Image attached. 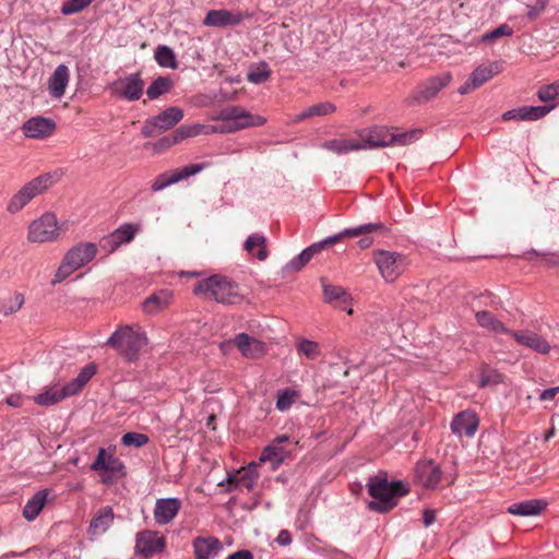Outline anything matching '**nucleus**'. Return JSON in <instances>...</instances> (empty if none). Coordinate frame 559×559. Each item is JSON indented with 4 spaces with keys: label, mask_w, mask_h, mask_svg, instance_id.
<instances>
[{
    "label": "nucleus",
    "mask_w": 559,
    "mask_h": 559,
    "mask_svg": "<svg viewBox=\"0 0 559 559\" xmlns=\"http://www.w3.org/2000/svg\"><path fill=\"white\" fill-rule=\"evenodd\" d=\"M368 493L374 499L368 503L369 510L385 513L397 504V499L409 492V487L402 480L389 481L388 475L379 471L370 476L366 484Z\"/></svg>",
    "instance_id": "f257e3e1"
},
{
    "label": "nucleus",
    "mask_w": 559,
    "mask_h": 559,
    "mask_svg": "<svg viewBox=\"0 0 559 559\" xmlns=\"http://www.w3.org/2000/svg\"><path fill=\"white\" fill-rule=\"evenodd\" d=\"M193 294L223 305H239L245 299L239 285L221 274L199 281L193 288Z\"/></svg>",
    "instance_id": "f03ea898"
},
{
    "label": "nucleus",
    "mask_w": 559,
    "mask_h": 559,
    "mask_svg": "<svg viewBox=\"0 0 559 559\" xmlns=\"http://www.w3.org/2000/svg\"><path fill=\"white\" fill-rule=\"evenodd\" d=\"M146 344L145 332L140 326L131 325L118 328L107 341V345L130 362L139 359L140 352Z\"/></svg>",
    "instance_id": "7ed1b4c3"
},
{
    "label": "nucleus",
    "mask_w": 559,
    "mask_h": 559,
    "mask_svg": "<svg viewBox=\"0 0 559 559\" xmlns=\"http://www.w3.org/2000/svg\"><path fill=\"white\" fill-rule=\"evenodd\" d=\"M419 131L413 130L404 133L390 132L384 127H373L358 132L357 144L360 150L385 147L393 144L407 145L418 139Z\"/></svg>",
    "instance_id": "20e7f679"
},
{
    "label": "nucleus",
    "mask_w": 559,
    "mask_h": 559,
    "mask_svg": "<svg viewBox=\"0 0 559 559\" xmlns=\"http://www.w3.org/2000/svg\"><path fill=\"white\" fill-rule=\"evenodd\" d=\"M97 253V246L93 242H82L71 248L64 255L61 265L55 273L51 282L57 285L70 276L74 271L91 262Z\"/></svg>",
    "instance_id": "39448f33"
},
{
    "label": "nucleus",
    "mask_w": 559,
    "mask_h": 559,
    "mask_svg": "<svg viewBox=\"0 0 559 559\" xmlns=\"http://www.w3.org/2000/svg\"><path fill=\"white\" fill-rule=\"evenodd\" d=\"M55 183L53 175L46 173L26 182L8 202L7 211L14 214Z\"/></svg>",
    "instance_id": "423d86ee"
},
{
    "label": "nucleus",
    "mask_w": 559,
    "mask_h": 559,
    "mask_svg": "<svg viewBox=\"0 0 559 559\" xmlns=\"http://www.w3.org/2000/svg\"><path fill=\"white\" fill-rule=\"evenodd\" d=\"M373 262L376 263L382 278L388 283H393L405 272L407 267L406 255L396 251L383 249L373 251Z\"/></svg>",
    "instance_id": "0eeeda50"
},
{
    "label": "nucleus",
    "mask_w": 559,
    "mask_h": 559,
    "mask_svg": "<svg viewBox=\"0 0 559 559\" xmlns=\"http://www.w3.org/2000/svg\"><path fill=\"white\" fill-rule=\"evenodd\" d=\"M386 231H388L386 226L381 222L361 224V225H358L355 227L345 228L343 231H341L334 236H330L322 241L312 243L311 246L306 248V251H308L309 255L311 258H313L317 253H319L320 251L325 249L329 245L336 243L345 236L346 237H358L361 235H367V234H372V233L384 234Z\"/></svg>",
    "instance_id": "6e6552de"
},
{
    "label": "nucleus",
    "mask_w": 559,
    "mask_h": 559,
    "mask_svg": "<svg viewBox=\"0 0 559 559\" xmlns=\"http://www.w3.org/2000/svg\"><path fill=\"white\" fill-rule=\"evenodd\" d=\"M182 118L183 110L181 108L176 106L169 107L157 116L147 119L141 129V134L144 138L156 136L175 127Z\"/></svg>",
    "instance_id": "1a4fd4ad"
},
{
    "label": "nucleus",
    "mask_w": 559,
    "mask_h": 559,
    "mask_svg": "<svg viewBox=\"0 0 559 559\" xmlns=\"http://www.w3.org/2000/svg\"><path fill=\"white\" fill-rule=\"evenodd\" d=\"M58 236V221L52 213H45L32 222L28 228V240L32 242L53 241Z\"/></svg>",
    "instance_id": "9d476101"
},
{
    "label": "nucleus",
    "mask_w": 559,
    "mask_h": 559,
    "mask_svg": "<svg viewBox=\"0 0 559 559\" xmlns=\"http://www.w3.org/2000/svg\"><path fill=\"white\" fill-rule=\"evenodd\" d=\"M452 81V75L450 72H443L439 75L427 79L423 82L412 95V103L421 104L429 102L437 94L448 86Z\"/></svg>",
    "instance_id": "9b49d317"
},
{
    "label": "nucleus",
    "mask_w": 559,
    "mask_h": 559,
    "mask_svg": "<svg viewBox=\"0 0 559 559\" xmlns=\"http://www.w3.org/2000/svg\"><path fill=\"white\" fill-rule=\"evenodd\" d=\"M206 164H189L182 168H178L173 173H163L157 176L151 186L153 192H158L174 183L194 176L206 168Z\"/></svg>",
    "instance_id": "f8f14e48"
},
{
    "label": "nucleus",
    "mask_w": 559,
    "mask_h": 559,
    "mask_svg": "<svg viewBox=\"0 0 559 559\" xmlns=\"http://www.w3.org/2000/svg\"><path fill=\"white\" fill-rule=\"evenodd\" d=\"M250 17L251 13L249 12L231 11L226 9L211 10L206 13L203 24L210 27L237 26L243 20Z\"/></svg>",
    "instance_id": "ddd939ff"
},
{
    "label": "nucleus",
    "mask_w": 559,
    "mask_h": 559,
    "mask_svg": "<svg viewBox=\"0 0 559 559\" xmlns=\"http://www.w3.org/2000/svg\"><path fill=\"white\" fill-rule=\"evenodd\" d=\"M511 336L519 345L539 355H548L552 348L551 344L542 334L530 329L513 330Z\"/></svg>",
    "instance_id": "4468645a"
},
{
    "label": "nucleus",
    "mask_w": 559,
    "mask_h": 559,
    "mask_svg": "<svg viewBox=\"0 0 559 559\" xmlns=\"http://www.w3.org/2000/svg\"><path fill=\"white\" fill-rule=\"evenodd\" d=\"M165 547L166 539L158 532L146 530L136 534L135 550L145 558L164 551Z\"/></svg>",
    "instance_id": "2eb2a0df"
},
{
    "label": "nucleus",
    "mask_w": 559,
    "mask_h": 559,
    "mask_svg": "<svg viewBox=\"0 0 559 559\" xmlns=\"http://www.w3.org/2000/svg\"><path fill=\"white\" fill-rule=\"evenodd\" d=\"M442 476L443 472L433 460L419 461L415 466V479L425 488L435 489Z\"/></svg>",
    "instance_id": "dca6fc26"
},
{
    "label": "nucleus",
    "mask_w": 559,
    "mask_h": 559,
    "mask_svg": "<svg viewBox=\"0 0 559 559\" xmlns=\"http://www.w3.org/2000/svg\"><path fill=\"white\" fill-rule=\"evenodd\" d=\"M499 72L500 69L497 63L481 64L471 73L464 84L459 87L457 92L461 95L468 94L492 79Z\"/></svg>",
    "instance_id": "f3484780"
},
{
    "label": "nucleus",
    "mask_w": 559,
    "mask_h": 559,
    "mask_svg": "<svg viewBox=\"0 0 559 559\" xmlns=\"http://www.w3.org/2000/svg\"><path fill=\"white\" fill-rule=\"evenodd\" d=\"M479 419L472 411H462L454 416L450 424L453 435L459 438H473L478 429Z\"/></svg>",
    "instance_id": "a211bd4d"
},
{
    "label": "nucleus",
    "mask_w": 559,
    "mask_h": 559,
    "mask_svg": "<svg viewBox=\"0 0 559 559\" xmlns=\"http://www.w3.org/2000/svg\"><path fill=\"white\" fill-rule=\"evenodd\" d=\"M556 104L542 106H521L510 109L502 115L503 120L536 121L547 116Z\"/></svg>",
    "instance_id": "6ab92c4d"
},
{
    "label": "nucleus",
    "mask_w": 559,
    "mask_h": 559,
    "mask_svg": "<svg viewBox=\"0 0 559 559\" xmlns=\"http://www.w3.org/2000/svg\"><path fill=\"white\" fill-rule=\"evenodd\" d=\"M117 94L129 102L141 98L144 92V81L140 73H132L115 82Z\"/></svg>",
    "instance_id": "aec40b11"
},
{
    "label": "nucleus",
    "mask_w": 559,
    "mask_h": 559,
    "mask_svg": "<svg viewBox=\"0 0 559 559\" xmlns=\"http://www.w3.org/2000/svg\"><path fill=\"white\" fill-rule=\"evenodd\" d=\"M56 130V122L41 116L32 117L22 126V131L29 139H46Z\"/></svg>",
    "instance_id": "412c9836"
},
{
    "label": "nucleus",
    "mask_w": 559,
    "mask_h": 559,
    "mask_svg": "<svg viewBox=\"0 0 559 559\" xmlns=\"http://www.w3.org/2000/svg\"><path fill=\"white\" fill-rule=\"evenodd\" d=\"M181 501L178 498H160L156 500L154 520L159 525L170 523L178 514Z\"/></svg>",
    "instance_id": "4be33fe9"
},
{
    "label": "nucleus",
    "mask_w": 559,
    "mask_h": 559,
    "mask_svg": "<svg viewBox=\"0 0 559 559\" xmlns=\"http://www.w3.org/2000/svg\"><path fill=\"white\" fill-rule=\"evenodd\" d=\"M192 547L195 559H213L217 557L224 548L222 542L214 536H198L192 540Z\"/></svg>",
    "instance_id": "5701e85b"
},
{
    "label": "nucleus",
    "mask_w": 559,
    "mask_h": 559,
    "mask_svg": "<svg viewBox=\"0 0 559 559\" xmlns=\"http://www.w3.org/2000/svg\"><path fill=\"white\" fill-rule=\"evenodd\" d=\"M230 343H233L246 358H258L265 352L264 343L247 333L237 334L230 340Z\"/></svg>",
    "instance_id": "b1692460"
},
{
    "label": "nucleus",
    "mask_w": 559,
    "mask_h": 559,
    "mask_svg": "<svg viewBox=\"0 0 559 559\" xmlns=\"http://www.w3.org/2000/svg\"><path fill=\"white\" fill-rule=\"evenodd\" d=\"M323 301L330 304L341 310L347 311L349 314L353 312L350 308L352 297L342 287L331 284H323Z\"/></svg>",
    "instance_id": "393cba45"
},
{
    "label": "nucleus",
    "mask_w": 559,
    "mask_h": 559,
    "mask_svg": "<svg viewBox=\"0 0 559 559\" xmlns=\"http://www.w3.org/2000/svg\"><path fill=\"white\" fill-rule=\"evenodd\" d=\"M70 81V71L66 64H59L48 79V92L51 98L60 99Z\"/></svg>",
    "instance_id": "a878e982"
},
{
    "label": "nucleus",
    "mask_w": 559,
    "mask_h": 559,
    "mask_svg": "<svg viewBox=\"0 0 559 559\" xmlns=\"http://www.w3.org/2000/svg\"><path fill=\"white\" fill-rule=\"evenodd\" d=\"M71 396L66 385L52 384L47 386L41 393L34 396V402L40 406H52L64 399Z\"/></svg>",
    "instance_id": "bb28decb"
},
{
    "label": "nucleus",
    "mask_w": 559,
    "mask_h": 559,
    "mask_svg": "<svg viewBox=\"0 0 559 559\" xmlns=\"http://www.w3.org/2000/svg\"><path fill=\"white\" fill-rule=\"evenodd\" d=\"M258 479L257 464L251 463L247 468L238 472V475H230L227 478L229 484L228 490L240 486L247 490H252Z\"/></svg>",
    "instance_id": "cd10ccee"
},
{
    "label": "nucleus",
    "mask_w": 559,
    "mask_h": 559,
    "mask_svg": "<svg viewBox=\"0 0 559 559\" xmlns=\"http://www.w3.org/2000/svg\"><path fill=\"white\" fill-rule=\"evenodd\" d=\"M546 507V501L542 499H531L510 504L508 512L513 515L534 516L540 514Z\"/></svg>",
    "instance_id": "c85d7f7f"
},
{
    "label": "nucleus",
    "mask_w": 559,
    "mask_h": 559,
    "mask_svg": "<svg viewBox=\"0 0 559 559\" xmlns=\"http://www.w3.org/2000/svg\"><path fill=\"white\" fill-rule=\"evenodd\" d=\"M114 522V511L111 507H104L97 511L90 523L88 534L99 536L104 534Z\"/></svg>",
    "instance_id": "c756f323"
},
{
    "label": "nucleus",
    "mask_w": 559,
    "mask_h": 559,
    "mask_svg": "<svg viewBox=\"0 0 559 559\" xmlns=\"http://www.w3.org/2000/svg\"><path fill=\"white\" fill-rule=\"evenodd\" d=\"M475 319L479 326L495 334H507L511 336L513 330L507 328L493 313L487 310L477 311Z\"/></svg>",
    "instance_id": "7c9ffc66"
},
{
    "label": "nucleus",
    "mask_w": 559,
    "mask_h": 559,
    "mask_svg": "<svg viewBox=\"0 0 559 559\" xmlns=\"http://www.w3.org/2000/svg\"><path fill=\"white\" fill-rule=\"evenodd\" d=\"M173 298L169 289H160L150 295L142 304L143 310L148 314H154L166 309Z\"/></svg>",
    "instance_id": "2f4dec72"
},
{
    "label": "nucleus",
    "mask_w": 559,
    "mask_h": 559,
    "mask_svg": "<svg viewBox=\"0 0 559 559\" xmlns=\"http://www.w3.org/2000/svg\"><path fill=\"white\" fill-rule=\"evenodd\" d=\"M50 492V489H41L31 497L23 509V516L28 521L35 520L43 510Z\"/></svg>",
    "instance_id": "473e14b6"
},
{
    "label": "nucleus",
    "mask_w": 559,
    "mask_h": 559,
    "mask_svg": "<svg viewBox=\"0 0 559 559\" xmlns=\"http://www.w3.org/2000/svg\"><path fill=\"white\" fill-rule=\"evenodd\" d=\"M336 110V107L334 104L330 102H323L316 105H312L305 110L300 111L299 114L292 117L290 122L292 123H300L306 119H310L312 117H321V116H328Z\"/></svg>",
    "instance_id": "72a5a7b5"
},
{
    "label": "nucleus",
    "mask_w": 559,
    "mask_h": 559,
    "mask_svg": "<svg viewBox=\"0 0 559 559\" xmlns=\"http://www.w3.org/2000/svg\"><path fill=\"white\" fill-rule=\"evenodd\" d=\"M243 249L251 255H255L259 261L266 260L269 252L266 250V238L261 234H251L243 243Z\"/></svg>",
    "instance_id": "f704fd0d"
},
{
    "label": "nucleus",
    "mask_w": 559,
    "mask_h": 559,
    "mask_svg": "<svg viewBox=\"0 0 559 559\" xmlns=\"http://www.w3.org/2000/svg\"><path fill=\"white\" fill-rule=\"evenodd\" d=\"M97 367L94 362L85 365L79 374L69 383L64 384L71 396L78 394L96 373Z\"/></svg>",
    "instance_id": "c9c22d12"
},
{
    "label": "nucleus",
    "mask_w": 559,
    "mask_h": 559,
    "mask_svg": "<svg viewBox=\"0 0 559 559\" xmlns=\"http://www.w3.org/2000/svg\"><path fill=\"white\" fill-rule=\"evenodd\" d=\"M288 452L282 447L277 445L276 442H271L266 445L260 456L261 462H270L273 469H276L281 464L284 463Z\"/></svg>",
    "instance_id": "e433bc0d"
},
{
    "label": "nucleus",
    "mask_w": 559,
    "mask_h": 559,
    "mask_svg": "<svg viewBox=\"0 0 559 559\" xmlns=\"http://www.w3.org/2000/svg\"><path fill=\"white\" fill-rule=\"evenodd\" d=\"M321 147L337 155L347 154L353 151H359L356 139H332L324 141L321 144Z\"/></svg>",
    "instance_id": "4c0bfd02"
},
{
    "label": "nucleus",
    "mask_w": 559,
    "mask_h": 559,
    "mask_svg": "<svg viewBox=\"0 0 559 559\" xmlns=\"http://www.w3.org/2000/svg\"><path fill=\"white\" fill-rule=\"evenodd\" d=\"M266 122V119L260 115H253L247 110L237 119L234 124L223 127L225 132H234L250 127H260Z\"/></svg>",
    "instance_id": "58836bf2"
},
{
    "label": "nucleus",
    "mask_w": 559,
    "mask_h": 559,
    "mask_svg": "<svg viewBox=\"0 0 559 559\" xmlns=\"http://www.w3.org/2000/svg\"><path fill=\"white\" fill-rule=\"evenodd\" d=\"M173 87L174 81L169 76H158L147 87L146 95L148 99H157L162 95L170 92Z\"/></svg>",
    "instance_id": "ea45409f"
},
{
    "label": "nucleus",
    "mask_w": 559,
    "mask_h": 559,
    "mask_svg": "<svg viewBox=\"0 0 559 559\" xmlns=\"http://www.w3.org/2000/svg\"><path fill=\"white\" fill-rule=\"evenodd\" d=\"M24 295L21 293H13L0 299V313L4 317L11 316L19 311L24 305Z\"/></svg>",
    "instance_id": "a19ab883"
},
{
    "label": "nucleus",
    "mask_w": 559,
    "mask_h": 559,
    "mask_svg": "<svg viewBox=\"0 0 559 559\" xmlns=\"http://www.w3.org/2000/svg\"><path fill=\"white\" fill-rule=\"evenodd\" d=\"M154 58L158 66L163 68H169L176 70L178 68V61L174 50L166 45H159L156 47Z\"/></svg>",
    "instance_id": "79ce46f5"
},
{
    "label": "nucleus",
    "mask_w": 559,
    "mask_h": 559,
    "mask_svg": "<svg viewBox=\"0 0 559 559\" xmlns=\"http://www.w3.org/2000/svg\"><path fill=\"white\" fill-rule=\"evenodd\" d=\"M296 350L299 356H304L310 360H316L321 356L319 344L308 338H298L296 341Z\"/></svg>",
    "instance_id": "37998d69"
},
{
    "label": "nucleus",
    "mask_w": 559,
    "mask_h": 559,
    "mask_svg": "<svg viewBox=\"0 0 559 559\" xmlns=\"http://www.w3.org/2000/svg\"><path fill=\"white\" fill-rule=\"evenodd\" d=\"M537 97L540 102L545 103V105H550L549 103L559 97V80L550 84L542 85L537 91Z\"/></svg>",
    "instance_id": "c03bdc74"
},
{
    "label": "nucleus",
    "mask_w": 559,
    "mask_h": 559,
    "mask_svg": "<svg viewBox=\"0 0 559 559\" xmlns=\"http://www.w3.org/2000/svg\"><path fill=\"white\" fill-rule=\"evenodd\" d=\"M240 106H230L222 109L217 116V119L224 122V127L234 124L235 121L241 118V115L245 112Z\"/></svg>",
    "instance_id": "a18cd8bd"
},
{
    "label": "nucleus",
    "mask_w": 559,
    "mask_h": 559,
    "mask_svg": "<svg viewBox=\"0 0 559 559\" xmlns=\"http://www.w3.org/2000/svg\"><path fill=\"white\" fill-rule=\"evenodd\" d=\"M138 231V227L133 224H123L119 228H117L115 231L111 233V235L119 240L120 245L129 243L134 238L135 234Z\"/></svg>",
    "instance_id": "49530a36"
},
{
    "label": "nucleus",
    "mask_w": 559,
    "mask_h": 559,
    "mask_svg": "<svg viewBox=\"0 0 559 559\" xmlns=\"http://www.w3.org/2000/svg\"><path fill=\"white\" fill-rule=\"evenodd\" d=\"M94 0H66L60 9L63 15H72L82 12L86 9Z\"/></svg>",
    "instance_id": "de8ad7c7"
},
{
    "label": "nucleus",
    "mask_w": 559,
    "mask_h": 559,
    "mask_svg": "<svg viewBox=\"0 0 559 559\" xmlns=\"http://www.w3.org/2000/svg\"><path fill=\"white\" fill-rule=\"evenodd\" d=\"M271 71L267 63L261 62L255 69L248 73V81L253 84H261L269 80Z\"/></svg>",
    "instance_id": "09e8293b"
},
{
    "label": "nucleus",
    "mask_w": 559,
    "mask_h": 559,
    "mask_svg": "<svg viewBox=\"0 0 559 559\" xmlns=\"http://www.w3.org/2000/svg\"><path fill=\"white\" fill-rule=\"evenodd\" d=\"M312 258L309 252L304 249L298 255L294 257L289 262L286 263L284 270L286 272H298L300 271Z\"/></svg>",
    "instance_id": "8fccbe9b"
},
{
    "label": "nucleus",
    "mask_w": 559,
    "mask_h": 559,
    "mask_svg": "<svg viewBox=\"0 0 559 559\" xmlns=\"http://www.w3.org/2000/svg\"><path fill=\"white\" fill-rule=\"evenodd\" d=\"M148 437L140 432H127L121 438V443L126 447L141 448L148 443Z\"/></svg>",
    "instance_id": "3c124183"
},
{
    "label": "nucleus",
    "mask_w": 559,
    "mask_h": 559,
    "mask_svg": "<svg viewBox=\"0 0 559 559\" xmlns=\"http://www.w3.org/2000/svg\"><path fill=\"white\" fill-rule=\"evenodd\" d=\"M501 381H502L501 374L496 370H491L489 368H484L480 371V374H479V386L480 388H486L490 384H497V383H500Z\"/></svg>",
    "instance_id": "603ef678"
},
{
    "label": "nucleus",
    "mask_w": 559,
    "mask_h": 559,
    "mask_svg": "<svg viewBox=\"0 0 559 559\" xmlns=\"http://www.w3.org/2000/svg\"><path fill=\"white\" fill-rule=\"evenodd\" d=\"M512 34H513L512 27H510L508 24H501L497 28L485 33L481 36V41H485V43L492 41L502 36H511Z\"/></svg>",
    "instance_id": "864d4df0"
},
{
    "label": "nucleus",
    "mask_w": 559,
    "mask_h": 559,
    "mask_svg": "<svg viewBox=\"0 0 559 559\" xmlns=\"http://www.w3.org/2000/svg\"><path fill=\"white\" fill-rule=\"evenodd\" d=\"M294 403V392L283 390L278 392L276 400V408L281 412L287 411Z\"/></svg>",
    "instance_id": "5fc2aeb1"
},
{
    "label": "nucleus",
    "mask_w": 559,
    "mask_h": 559,
    "mask_svg": "<svg viewBox=\"0 0 559 559\" xmlns=\"http://www.w3.org/2000/svg\"><path fill=\"white\" fill-rule=\"evenodd\" d=\"M123 468L124 465L118 457L111 454L108 455L104 472L108 473L110 476H116L122 474Z\"/></svg>",
    "instance_id": "6e6d98bb"
},
{
    "label": "nucleus",
    "mask_w": 559,
    "mask_h": 559,
    "mask_svg": "<svg viewBox=\"0 0 559 559\" xmlns=\"http://www.w3.org/2000/svg\"><path fill=\"white\" fill-rule=\"evenodd\" d=\"M548 0H536L535 4H527V16L530 20L538 16L546 8Z\"/></svg>",
    "instance_id": "4d7b16f0"
},
{
    "label": "nucleus",
    "mask_w": 559,
    "mask_h": 559,
    "mask_svg": "<svg viewBox=\"0 0 559 559\" xmlns=\"http://www.w3.org/2000/svg\"><path fill=\"white\" fill-rule=\"evenodd\" d=\"M99 246L103 250L111 253L114 251H116L121 245L119 243V240H117L111 234L104 237L100 242H99Z\"/></svg>",
    "instance_id": "13d9d810"
},
{
    "label": "nucleus",
    "mask_w": 559,
    "mask_h": 559,
    "mask_svg": "<svg viewBox=\"0 0 559 559\" xmlns=\"http://www.w3.org/2000/svg\"><path fill=\"white\" fill-rule=\"evenodd\" d=\"M109 454H107L106 450L104 448H100L95 461L92 463L91 468L93 471H104L105 464L107 463V457Z\"/></svg>",
    "instance_id": "bf43d9fd"
},
{
    "label": "nucleus",
    "mask_w": 559,
    "mask_h": 559,
    "mask_svg": "<svg viewBox=\"0 0 559 559\" xmlns=\"http://www.w3.org/2000/svg\"><path fill=\"white\" fill-rule=\"evenodd\" d=\"M27 399L28 397L24 394L14 393V394H10L9 396H7L4 401L9 406H11L13 408H20L24 405V403Z\"/></svg>",
    "instance_id": "052dcab7"
},
{
    "label": "nucleus",
    "mask_w": 559,
    "mask_h": 559,
    "mask_svg": "<svg viewBox=\"0 0 559 559\" xmlns=\"http://www.w3.org/2000/svg\"><path fill=\"white\" fill-rule=\"evenodd\" d=\"M174 138L176 139V143H180L181 141L191 138L190 128L188 124L180 126L173 132Z\"/></svg>",
    "instance_id": "680f3d73"
},
{
    "label": "nucleus",
    "mask_w": 559,
    "mask_h": 559,
    "mask_svg": "<svg viewBox=\"0 0 559 559\" xmlns=\"http://www.w3.org/2000/svg\"><path fill=\"white\" fill-rule=\"evenodd\" d=\"M275 540L281 546H289L293 542L292 534L287 530H282Z\"/></svg>",
    "instance_id": "e2e57ef3"
},
{
    "label": "nucleus",
    "mask_w": 559,
    "mask_h": 559,
    "mask_svg": "<svg viewBox=\"0 0 559 559\" xmlns=\"http://www.w3.org/2000/svg\"><path fill=\"white\" fill-rule=\"evenodd\" d=\"M558 393H559V386L546 389L540 392L539 400L543 402L554 401Z\"/></svg>",
    "instance_id": "0e129e2a"
},
{
    "label": "nucleus",
    "mask_w": 559,
    "mask_h": 559,
    "mask_svg": "<svg viewBox=\"0 0 559 559\" xmlns=\"http://www.w3.org/2000/svg\"><path fill=\"white\" fill-rule=\"evenodd\" d=\"M176 139L174 138L173 133H170L169 135H166L164 138H162L157 143H156V147L157 148H169L171 147L173 145H176Z\"/></svg>",
    "instance_id": "69168bd1"
},
{
    "label": "nucleus",
    "mask_w": 559,
    "mask_h": 559,
    "mask_svg": "<svg viewBox=\"0 0 559 559\" xmlns=\"http://www.w3.org/2000/svg\"><path fill=\"white\" fill-rule=\"evenodd\" d=\"M436 521V511L432 509H425L423 511V523L426 527L432 525Z\"/></svg>",
    "instance_id": "338daca9"
},
{
    "label": "nucleus",
    "mask_w": 559,
    "mask_h": 559,
    "mask_svg": "<svg viewBox=\"0 0 559 559\" xmlns=\"http://www.w3.org/2000/svg\"><path fill=\"white\" fill-rule=\"evenodd\" d=\"M226 559H253V554L248 549H241L229 555Z\"/></svg>",
    "instance_id": "774afa93"
}]
</instances>
